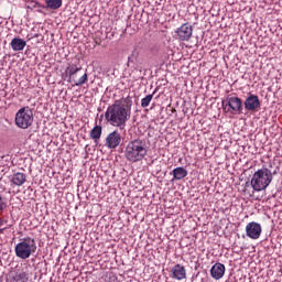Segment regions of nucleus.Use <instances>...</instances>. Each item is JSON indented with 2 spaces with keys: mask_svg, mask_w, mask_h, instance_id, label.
<instances>
[{
  "mask_svg": "<svg viewBox=\"0 0 282 282\" xmlns=\"http://www.w3.org/2000/svg\"><path fill=\"white\" fill-rule=\"evenodd\" d=\"M147 144L142 140L130 141L124 151V158L128 162H142L147 158Z\"/></svg>",
  "mask_w": 282,
  "mask_h": 282,
  "instance_id": "1",
  "label": "nucleus"
},
{
  "mask_svg": "<svg viewBox=\"0 0 282 282\" xmlns=\"http://www.w3.org/2000/svg\"><path fill=\"white\" fill-rule=\"evenodd\" d=\"M272 171H270L268 167L259 169L251 177V188H253V191L257 193H261V191H265V188L272 184Z\"/></svg>",
  "mask_w": 282,
  "mask_h": 282,
  "instance_id": "2",
  "label": "nucleus"
},
{
  "mask_svg": "<svg viewBox=\"0 0 282 282\" xmlns=\"http://www.w3.org/2000/svg\"><path fill=\"white\" fill-rule=\"evenodd\" d=\"M130 113L131 110H129V108L108 107L105 116L107 122L112 124V127H121V124H124V122H127V118H129Z\"/></svg>",
  "mask_w": 282,
  "mask_h": 282,
  "instance_id": "3",
  "label": "nucleus"
},
{
  "mask_svg": "<svg viewBox=\"0 0 282 282\" xmlns=\"http://www.w3.org/2000/svg\"><path fill=\"white\" fill-rule=\"evenodd\" d=\"M14 252L19 259H30L36 252V240L32 237L20 239V242L15 245Z\"/></svg>",
  "mask_w": 282,
  "mask_h": 282,
  "instance_id": "4",
  "label": "nucleus"
},
{
  "mask_svg": "<svg viewBox=\"0 0 282 282\" xmlns=\"http://www.w3.org/2000/svg\"><path fill=\"white\" fill-rule=\"evenodd\" d=\"M34 122V112L30 108H21L15 115V124L20 129H28Z\"/></svg>",
  "mask_w": 282,
  "mask_h": 282,
  "instance_id": "5",
  "label": "nucleus"
},
{
  "mask_svg": "<svg viewBox=\"0 0 282 282\" xmlns=\"http://www.w3.org/2000/svg\"><path fill=\"white\" fill-rule=\"evenodd\" d=\"M83 67L76 65H69L66 68V76H68V83H73V87H80L87 83V73H85L79 79L76 80V74L80 72Z\"/></svg>",
  "mask_w": 282,
  "mask_h": 282,
  "instance_id": "6",
  "label": "nucleus"
},
{
  "mask_svg": "<svg viewBox=\"0 0 282 282\" xmlns=\"http://www.w3.org/2000/svg\"><path fill=\"white\" fill-rule=\"evenodd\" d=\"M262 228L261 224L259 223H248L246 226V235L249 237V239L257 240L259 237H261Z\"/></svg>",
  "mask_w": 282,
  "mask_h": 282,
  "instance_id": "7",
  "label": "nucleus"
},
{
  "mask_svg": "<svg viewBox=\"0 0 282 282\" xmlns=\"http://www.w3.org/2000/svg\"><path fill=\"white\" fill-rule=\"evenodd\" d=\"M120 142H122V134L115 130L106 137L105 144L107 149H118V147H120Z\"/></svg>",
  "mask_w": 282,
  "mask_h": 282,
  "instance_id": "8",
  "label": "nucleus"
},
{
  "mask_svg": "<svg viewBox=\"0 0 282 282\" xmlns=\"http://www.w3.org/2000/svg\"><path fill=\"white\" fill-rule=\"evenodd\" d=\"M178 41H191L193 36V25L191 23H184L176 30Z\"/></svg>",
  "mask_w": 282,
  "mask_h": 282,
  "instance_id": "9",
  "label": "nucleus"
},
{
  "mask_svg": "<svg viewBox=\"0 0 282 282\" xmlns=\"http://www.w3.org/2000/svg\"><path fill=\"white\" fill-rule=\"evenodd\" d=\"M140 105V98L137 96H128L116 101L112 107H138Z\"/></svg>",
  "mask_w": 282,
  "mask_h": 282,
  "instance_id": "10",
  "label": "nucleus"
},
{
  "mask_svg": "<svg viewBox=\"0 0 282 282\" xmlns=\"http://www.w3.org/2000/svg\"><path fill=\"white\" fill-rule=\"evenodd\" d=\"M224 274H226V265H224L223 263L217 262L212 267L210 275L213 279H216V281H219V279H224Z\"/></svg>",
  "mask_w": 282,
  "mask_h": 282,
  "instance_id": "11",
  "label": "nucleus"
},
{
  "mask_svg": "<svg viewBox=\"0 0 282 282\" xmlns=\"http://www.w3.org/2000/svg\"><path fill=\"white\" fill-rule=\"evenodd\" d=\"M172 279L176 281H184L186 279V268L182 264H175L171 269Z\"/></svg>",
  "mask_w": 282,
  "mask_h": 282,
  "instance_id": "12",
  "label": "nucleus"
},
{
  "mask_svg": "<svg viewBox=\"0 0 282 282\" xmlns=\"http://www.w3.org/2000/svg\"><path fill=\"white\" fill-rule=\"evenodd\" d=\"M243 101L239 97L227 96L223 99V107H242Z\"/></svg>",
  "mask_w": 282,
  "mask_h": 282,
  "instance_id": "13",
  "label": "nucleus"
},
{
  "mask_svg": "<svg viewBox=\"0 0 282 282\" xmlns=\"http://www.w3.org/2000/svg\"><path fill=\"white\" fill-rule=\"evenodd\" d=\"M10 45L13 52H23V50H25V45H28V42L21 37H14Z\"/></svg>",
  "mask_w": 282,
  "mask_h": 282,
  "instance_id": "14",
  "label": "nucleus"
},
{
  "mask_svg": "<svg viewBox=\"0 0 282 282\" xmlns=\"http://www.w3.org/2000/svg\"><path fill=\"white\" fill-rule=\"evenodd\" d=\"M28 180V175L25 173L18 172L13 174L11 182L14 186H23Z\"/></svg>",
  "mask_w": 282,
  "mask_h": 282,
  "instance_id": "15",
  "label": "nucleus"
},
{
  "mask_svg": "<svg viewBox=\"0 0 282 282\" xmlns=\"http://www.w3.org/2000/svg\"><path fill=\"white\" fill-rule=\"evenodd\" d=\"M259 105H261L259 96L249 93L248 97L245 100V107H259Z\"/></svg>",
  "mask_w": 282,
  "mask_h": 282,
  "instance_id": "16",
  "label": "nucleus"
},
{
  "mask_svg": "<svg viewBox=\"0 0 282 282\" xmlns=\"http://www.w3.org/2000/svg\"><path fill=\"white\" fill-rule=\"evenodd\" d=\"M173 177L174 180H184V177H186L188 175V171H186V169L180 166V167H175L172 171Z\"/></svg>",
  "mask_w": 282,
  "mask_h": 282,
  "instance_id": "17",
  "label": "nucleus"
},
{
  "mask_svg": "<svg viewBox=\"0 0 282 282\" xmlns=\"http://www.w3.org/2000/svg\"><path fill=\"white\" fill-rule=\"evenodd\" d=\"M101 135H102V127L95 126L94 129L90 131L91 140H95V142H97L98 140H100Z\"/></svg>",
  "mask_w": 282,
  "mask_h": 282,
  "instance_id": "18",
  "label": "nucleus"
},
{
  "mask_svg": "<svg viewBox=\"0 0 282 282\" xmlns=\"http://www.w3.org/2000/svg\"><path fill=\"white\" fill-rule=\"evenodd\" d=\"M45 4L50 10H58L63 6V0H45Z\"/></svg>",
  "mask_w": 282,
  "mask_h": 282,
  "instance_id": "19",
  "label": "nucleus"
},
{
  "mask_svg": "<svg viewBox=\"0 0 282 282\" xmlns=\"http://www.w3.org/2000/svg\"><path fill=\"white\" fill-rule=\"evenodd\" d=\"M29 279V274L25 271H18L13 276V281L15 282H28Z\"/></svg>",
  "mask_w": 282,
  "mask_h": 282,
  "instance_id": "20",
  "label": "nucleus"
},
{
  "mask_svg": "<svg viewBox=\"0 0 282 282\" xmlns=\"http://www.w3.org/2000/svg\"><path fill=\"white\" fill-rule=\"evenodd\" d=\"M241 107H223L224 113H228L229 118H232L235 113H241Z\"/></svg>",
  "mask_w": 282,
  "mask_h": 282,
  "instance_id": "21",
  "label": "nucleus"
},
{
  "mask_svg": "<svg viewBox=\"0 0 282 282\" xmlns=\"http://www.w3.org/2000/svg\"><path fill=\"white\" fill-rule=\"evenodd\" d=\"M156 91H158V89H155L152 95H148L144 98H142L141 107H149V105H151V100H153V96H155Z\"/></svg>",
  "mask_w": 282,
  "mask_h": 282,
  "instance_id": "22",
  "label": "nucleus"
},
{
  "mask_svg": "<svg viewBox=\"0 0 282 282\" xmlns=\"http://www.w3.org/2000/svg\"><path fill=\"white\" fill-rule=\"evenodd\" d=\"M31 6H32V8H34V10H36V12H41V13H43V10H45L47 8V6L41 4L36 1L31 2Z\"/></svg>",
  "mask_w": 282,
  "mask_h": 282,
  "instance_id": "23",
  "label": "nucleus"
},
{
  "mask_svg": "<svg viewBox=\"0 0 282 282\" xmlns=\"http://www.w3.org/2000/svg\"><path fill=\"white\" fill-rule=\"evenodd\" d=\"M8 208V200H6V197L0 195V213H3Z\"/></svg>",
  "mask_w": 282,
  "mask_h": 282,
  "instance_id": "24",
  "label": "nucleus"
},
{
  "mask_svg": "<svg viewBox=\"0 0 282 282\" xmlns=\"http://www.w3.org/2000/svg\"><path fill=\"white\" fill-rule=\"evenodd\" d=\"M167 111H170L171 113H176L177 112V110H175V108H173V107L167 108Z\"/></svg>",
  "mask_w": 282,
  "mask_h": 282,
  "instance_id": "25",
  "label": "nucleus"
},
{
  "mask_svg": "<svg viewBox=\"0 0 282 282\" xmlns=\"http://www.w3.org/2000/svg\"><path fill=\"white\" fill-rule=\"evenodd\" d=\"M247 109H249V111H254V107H248Z\"/></svg>",
  "mask_w": 282,
  "mask_h": 282,
  "instance_id": "26",
  "label": "nucleus"
},
{
  "mask_svg": "<svg viewBox=\"0 0 282 282\" xmlns=\"http://www.w3.org/2000/svg\"><path fill=\"white\" fill-rule=\"evenodd\" d=\"M0 226H3V218H0Z\"/></svg>",
  "mask_w": 282,
  "mask_h": 282,
  "instance_id": "27",
  "label": "nucleus"
}]
</instances>
